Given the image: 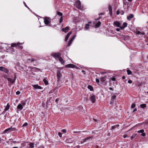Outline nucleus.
Returning <instances> with one entry per match:
<instances>
[{"mask_svg": "<svg viewBox=\"0 0 148 148\" xmlns=\"http://www.w3.org/2000/svg\"><path fill=\"white\" fill-rule=\"evenodd\" d=\"M61 53H52L51 56L57 60L61 57Z\"/></svg>", "mask_w": 148, "mask_h": 148, "instance_id": "obj_1", "label": "nucleus"}, {"mask_svg": "<svg viewBox=\"0 0 148 148\" xmlns=\"http://www.w3.org/2000/svg\"><path fill=\"white\" fill-rule=\"evenodd\" d=\"M4 77L6 78L8 80L9 82H10V83L11 84H12L15 83V81L16 78V75H15L14 76V78L13 80H12V79L11 78H10L7 77H5V76H4Z\"/></svg>", "mask_w": 148, "mask_h": 148, "instance_id": "obj_2", "label": "nucleus"}, {"mask_svg": "<svg viewBox=\"0 0 148 148\" xmlns=\"http://www.w3.org/2000/svg\"><path fill=\"white\" fill-rule=\"evenodd\" d=\"M22 43H12L11 44V47H18L19 48H20L21 49H23V47L22 46H19L18 45H22Z\"/></svg>", "mask_w": 148, "mask_h": 148, "instance_id": "obj_3", "label": "nucleus"}, {"mask_svg": "<svg viewBox=\"0 0 148 148\" xmlns=\"http://www.w3.org/2000/svg\"><path fill=\"white\" fill-rule=\"evenodd\" d=\"M57 81L59 82L62 76V74L61 73V71L60 70H58L57 71Z\"/></svg>", "mask_w": 148, "mask_h": 148, "instance_id": "obj_4", "label": "nucleus"}, {"mask_svg": "<svg viewBox=\"0 0 148 148\" xmlns=\"http://www.w3.org/2000/svg\"><path fill=\"white\" fill-rule=\"evenodd\" d=\"M90 100L92 103H94L96 101L95 96L94 95L91 94L90 95Z\"/></svg>", "mask_w": 148, "mask_h": 148, "instance_id": "obj_5", "label": "nucleus"}, {"mask_svg": "<svg viewBox=\"0 0 148 148\" xmlns=\"http://www.w3.org/2000/svg\"><path fill=\"white\" fill-rule=\"evenodd\" d=\"M66 68H75L77 67L75 65L72 64H67L65 66Z\"/></svg>", "mask_w": 148, "mask_h": 148, "instance_id": "obj_6", "label": "nucleus"}, {"mask_svg": "<svg viewBox=\"0 0 148 148\" xmlns=\"http://www.w3.org/2000/svg\"><path fill=\"white\" fill-rule=\"evenodd\" d=\"M75 5L77 8H79L81 7V3L80 1L77 0L75 3Z\"/></svg>", "mask_w": 148, "mask_h": 148, "instance_id": "obj_7", "label": "nucleus"}, {"mask_svg": "<svg viewBox=\"0 0 148 148\" xmlns=\"http://www.w3.org/2000/svg\"><path fill=\"white\" fill-rule=\"evenodd\" d=\"M32 86L34 87V89H41L42 88V87H41V86H39L38 84L32 85Z\"/></svg>", "mask_w": 148, "mask_h": 148, "instance_id": "obj_8", "label": "nucleus"}, {"mask_svg": "<svg viewBox=\"0 0 148 148\" xmlns=\"http://www.w3.org/2000/svg\"><path fill=\"white\" fill-rule=\"evenodd\" d=\"M75 37H76V35H74L71 38V39L69 40V42L68 43V46H69L71 45V44L73 41V40L75 39Z\"/></svg>", "mask_w": 148, "mask_h": 148, "instance_id": "obj_9", "label": "nucleus"}, {"mask_svg": "<svg viewBox=\"0 0 148 148\" xmlns=\"http://www.w3.org/2000/svg\"><path fill=\"white\" fill-rule=\"evenodd\" d=\"M49 18L47 17H45L44 18V23L46 25H48L49 22Z\"/></svg>", "mask_w": 148, "mask_h": 148, "instance_id": "obj_10", "label": "nucleus"}, {"mask_svg": "<svg viewBox=\"0 0 148 148\" xmlns=\"http://www.w3.org/2000/svg\"><path fill=\"white\" fill-rule=\"evenodd\" d=\"M127 24L126 23L124 22L122 26L120 27L121 29L123 30L127 26Z\"/></svg>", "mask_w": 148, "mask_h": 148, "instance_id": "obj_11", "label": "nucleus"}, {"mask_svg": "<svg viewBox=\"0 0 148 148\" xmlns=\"http://www.w3.org/2000/svg\"><path fill=\"white\" fill-rule=\"evenodd\" d=\"M70 27L69 26H67L65 28H63L62 29V31L63 32L66 33L68 32V30L69 29Z\"/></svg>", "mask_w": 148, "mask_h": 148, "instance_id": "obj_12", "label": "nucleus"}, {"mask_svg": "<svg viewBox=\"0 0 148 148\" xmlns=\"http://www.w3.org/2000/svg\"><path fill=\"white\" fill-rule=\"evenodd\" d=\"M72 33V32L71 31V32H69L68 33V34H67V35L66 36L65 38V41H66L67 40L69 37L70 36V35Z\"/></svg>", "mask_w": 148, "mask_h": 148, "instance_id": "obj_13", "label": "nucleus"}, {"mask_svg": "<svg viewBox=\"0 0 148 148\" xmlns=\"http://www.w3.org/2000/svg\"><path fill=\"white\" fill-rule=\"evenodd\" d=\"M114 24L117 27H119L121 25V23L118 21H114Z\"/></svg>", "mask_w": 148, "mask_h": 148, "instance_id": "obj_14", "label": "nucleus"}, {"mask_svg": "<svg viewBox=\"0 0 148 148\" xmlns=\"http://www.w3.org/2000/svg\"><path fill=\"white\" fill-rule=\"evenodd\" d=\"M134 17V15L133 14H130V15L127 17V19L129 21H130L131 19L133 18Z\"/></svg>", "mask_w": 148, "mask_h": 148, "instance_id": "obj_15", "label": "nucleus"}, {"mask_svg": "<svg viewBox=\"0 0 148 148\" xmlns=\"http://www.w3.org/2000/svg\"><path fill=\"white\" fill-rule=\"evenodd\" d=\"M23 107L21 103L19 104L17 107V109H19L20 110L23 109Z\"/></svg>", "mask_w": 148, "mask_h": 148, "instance_id": "obj_16", "label": "nucleus"}, {"mask_svg": "<svg viewBox=\"0 0 148 148\" xmlns=\"http://www.w3.org/2000/svg\"><path fill=\"white\" fill-rule=\"evenodd\" d=\"M111 100L112 101V102L111 103H112V102H114V101H116V96L115 95L112 96L111 97Z\"/></svg>", "mask_w": 148, "mask_h": 148, "instance_id": "obj_17", "label": "nucleus"}, {"mask_svg": "<svg viewBox=\"0 0 148 148\" xmlns=\"http://www.w3.org/2000/svg\"><path fill=\"white\" fill-rule=\"evenodd\" d=\"M100 80L102 82H104L106 81V76L104 77H101L100 78Z\"/></svg>", "mask_w": 148, "mask_h": 148, "instance_id": "obj_18", "label": "nucleus"}, {"mask_svg": "<svg viewBox=\"0 0 148 148\" xmlns=\"http://www.w3.org/2000/svg\"><path fill=\"white\" fill-rule=\"evenodd\" d=\"M58 59H59V61L60 62L61 64H63L65 62L63 60L61 56Z\"/></svg>", "mask_w": 148, "mask_h": 148, "instance_id": "obj_19", "label": "nucleus"}, {"mask_svg": "<svg viewBox=\"0 0 148 148\" xmlns=\"http://www.w3.org/2000/svg\"><path fill=\"white\" fill-rule=\"evenodd\" d=\"M2 71L8 74L9 72V70L8 69L4 67Z\"/></svg>", "mask_w": 148, "mask_h": 148, "instance_id": "obj_20", "label": "nucleus"}, {"mask_svg": "<svg viewBox=\"0 0 148 148\" xmlns=\"http://www.w3.org/2000/svg\"><path fill=\"white\" fill-rule=\"evenodd\" d=\"M34 143H30L29 144V148H34Z\"/></svg>", "mask_w": 148, "mask_h": 148, "instance_id": "obj_21", "label": "nucleus"}, {"mask_svg": "<svg viewBox=\"0 0 148 148\" xmlns=\"http://www.w3.org/2000/svg\"><path fill=\"white\" fill-rule=\"evenodd\" d=\"M46 79H47V78H46L44 79L43 80L45 85H47L48 84V81L46 80Z\"/></svg>", "mask_w": 148, "mask_h": 148, "instance_id": "obj_22", "label": "nucleus"}, {"mask_svg": "<svg viewBox=\"0 0 148 148\" xmlns=\"http://www.w3.org/2000/svg\"><path fill=\"white\" fill-rule=\"evenodd\" d=\"M88 88L91 91L93 90V87L91 85H88Z\"/></svg>", "mask_w": 148, "mask_h": 148, "instance_id": "obj_23", "label": "nucleus"}, {"mask_svg": "<svg viewBox=\"0 0 148 148\" xmlns=\"http://www.w3.org/2000/svg\"><path fill=\"white\" fill-rule=\"evenodd\" d=\"M27 61H29L31 62H34L36 61V60L34 58H29L27 60Z\"/></svg>", "mask_w": 148, "mask_h": 148, "instance_id": "obj_24", "label": "nucleus"}, {"mask_svg": "<svg viewBox=\"0 0 148 148\" xmlns=\"http://www.w3.org/2000/svg\"><path fill=\"white\" fill-rule=\"evenodd\" d=\"M119 126V125H114L112 126L111 128V129H114L118 127Z\"/></svg>", "mask_w": 148, "mask_h": 148, "instance_id": "obj_25", "label": "nucleus"}, {"mask_svg": "<svg viewBox=\"0 0 148 148\" xmlns=\"http://www.w3.org/2000/svg\"><path fill=\"white\" fill-rule=\"evenodd\" d=\"M10 105H9V103H8L6 106L5 108V110H8L10 108Z\"/></svg>", "mask_w": 148, "mask_h": 148, "instance_id": "obj_26", "label": "nucleus"}, {"mask_svg": "<svg viewBox=\"0 0 148 148\" xmlns=\"http://www.w3.org/2000/svg\"><path fill=\"white\" fill-rule=\"evenodd\" d=\"M140 106L141 108H143L146 107V105L145 104H140Z\"/></svg>", "mask_w": 148, "mask_h": 148, "instance_id": "obj_27", "label": "nucleus"}, {"mask_svg": "<svg viewBox=\"0 0 148 148\" xmlns=\"http://www.w3.org/2000/svg\"><path fill=\"white\" fill-rule=\"evenodd\" d=\"M101 24V22L100 21H98L97 23L95 24V26L97 27H98L100 26V25Z\"/></svg>", "mask_w": 148, "mask_h": 148, "instance_id": "obj_28", "label": "nucleus"}, {"mask_svg": "<svg viewBox=\"0 0 148 148\" xmlns=\"http://www.w3.org/2000/svg\"><path fill=\"white\" fill-rule=\"evenodd\" d=\"M91 138V137L90 136H89L88 137L86 138H85L83 140V142H86L88 140L90 139Z\"/></svg>", "mask_w": 148, "mask_h": 148, "instance_id": "obj_29", "label": "nucleus"}, {"mask_svg": "<svg viewBox=\"0 0 148 148\" xmlns=\"http://www.w3.org/2000/svg\"><path fill=\"white\" fill-rule=\"evenodd\" d=\"M89 25L88 24H86L85 28L86 29V30H87L89 28Z\"/></svg>", "mask_w": 148, "mask_h": 148, "instance_id": "obj_30", "label": "nucleus"}, {"mask_svg": "<svg viewBox=\"0 0 148 148\" xmlns=\"http://www.w3.org/2000/svg\"><path fill=\"white\" fill-rule=\"evenodd\" d=\"M57 14L58 15L60 16H62L63 14L61 12H60L57 11Z\"/></svg>", "mask_w": 148, "mask_h": 148, "instance_id": "obj_31", "label": "nucleus"}, {"mask_svg": "<svg viewBox=\"0 0 148 148\" xmlns=\"http://www.w3.org/2000/svg\"><path fill=\"white\" fill-rule=\"evenodd\" d=\"M127 72L128 75H131L132 74V72L129 69H127Z\"/></svg>", "mask_w": 148, "mask_h": 148, "instance_id": "obj_32", "label": "nucleus"}, {"mask_svg": "<svg viewBox=\"0 0 148 148\" xmlns=\"http://www.w3.org/2000/svg\"><path fill=\"white\" fill-rule=\"evenodd\" d=\"M137 134H133L131 137V140H132L134 138L136 135Z\"/></svg>", "mask_w": 148, "mask_h": 148, "instance_id": "obj_33", "label": "nucleus"}, {"mask_svg": "<svg viewBox=\"0 0 148 148\" xmlns=\"http://www.w3.org/2000/svg\"><path fill=\"white\" fill-rule=\"evenodd\" d=\"M11 128H12V127H10V128H8V129H6V130H5V131H4V132L5 133L7 132L8 131L11 130Z\"/></svg>", "mask_w": 148, "mask_h": 148, "instance_id": "obj_34", "label": "nucleus"}, {"mask_svg": "<svg viewBox=\"0 0 148 148\" xmlns=\"http://www.w3.org/2000/svg\"><path fill=\"white\" fill-rule=\"evenodd\" d=\"M108 10H109V12H111V11H112V7L110 5H109V6L108 7Z\"/></svg>", "mask_w": 148, "mask_h": 148, "instance_id": "obj_35", "label": "nucleus"}, {"mask_svg": "<svg viewBox=\"0 0 148 148\" xmlns=\"http://www.w3.org/2000/svg\"><path fill=\"white\" fill-rule=\"evenodd\" d=\"M56 90V88H54L51 90L49 92V94H51L53 92Z\"/></svg>", "mask_w": 148, "mask_h": 148, "instance_id": "obj_36", "label": "nucleus"}, {"mask_svg": "<svg viewBox=\"0 0 148 148\" xmlns=\"http://www.w3.org/2000/svg\"><path fill=\"white\" fill-rule=\"evenodd\" d=\"M21 104L22 105V106H25L26 104V103L24 101H22L21 102Z\"/></svg>", "mask_w": 148, "mask_h": 148, "instance_id": "obj_37", "label": "nucleus"}, {"mask_svg": "<svg viewBox=\"0 0 148 148\" xmlns=\"http://www.w3.org/2000/svg\"><path fill=\"white\" fill-rule=\"evenodd\" d=\"M63 20V17L62 16H61L59 20V23H60L62 22Z\"/></svg>", "mask_w": 148, "mask_h": 148, "instance_id": "obj_38", "label": "nucleus"}, {"mask_svg": "<svg viewBox=\"0 0 148 148\" xmlns=\"http://www.w3.org/2000/svg\"><path fill=\"white\" fill-rule=\"evenodd\" d=\"M144 132V130H138V133H143Z\"/></svg>", "mask_w": 148, "mask_h": 148, "instance_id": "obj_39", "label": "nucleus"}, {"mask_svg": "<svg viewBox=\"0 0 148 148\" xmlns=\"http://www.w3.org/2000/svg\"><path fill=\"white\" fill-rule=\"evenodd\" d=\"M136 106V105L134 103L132 104L131 106V108H134Z\"/></svg>", "mask_w": 148, "mask_h": 148, "instance_id": "obj_40", "label": "nucleus"}, {"mask_svg": "<svg viewBox=\"0 0 148 148\" xmlns=\"http://www.w3.org/2000/svg\"><path fill=\"white\" fill-rule=\"evenodd\" d=\"M4 68L3 66H0V71H2Z\"/></svg>", "mask_w": 148, "mask_h": 148, "instance_id": "obj_41", "label": "nucleus"}, {"mask_svg": "<svg viewBox=\"0 0 148 148\" xmlns=\"http://www.w3.org/2000/svg\"><path fill=\"white\" fill-rule=\"evenodd\" d=\"M62 132L64 133H65L66 132V129H63L62 130Z\"/></svg>", "mask_w": 148, "mask_h": 148, "instance_id": "obj_42", "label": "nucleus"}, {"mask_svg": "<svg viewBox=\"0 0 148 148\" xmlns=\"http://www.w3.org/2000/svg\"><path fill=\"white\" fill-rule=\"evenodd\" d=\"M96 81L97 83H99V79H98V78H96Z\"/></svg>", "mask_w": 148, "mask_h": 148, "instance_id": "obj_43", "label": "nucleus"}, {"mask_svg": "<svg viewBox=\"0 0 148 148\" xmlns=\"http://www.w3.org/2000/svg\"><path fill=\"white\" fill-rule=\"evenodd\" d=\"M140 33H141V32H140L139 31H138L136 32V34L137 35H139L140 34Z\"/></svg>", "mask_w": 148, "mask_h": 148, "instance_id": "obj_44", "label": "nucleus"}, {"mask_svg": "<svg viewBox=\"0 0 148 148\" xmlns=\"http://www.w3.org/2000/svg\"><path fill=\"white\" fill-rule=\"evenodd\" d=\"M58 135L60 137H61L62 136V133L59 132L58 133Z\"/></svg>", "mask_w": 148, "mask_h": 148, "instance_id": "obj_45", "label": "nucleus"}, {"mask_svg": "<svg viewBox=\"0 0 148 148\" xmlns=\"http://www.w3.org/2000/svg\"><path fill=\"white\" fill-rule=\"evenodd\" d=\"M111 79L113 81H115L116 80V78L114 77H112L111 78Z\"/></svg>", "mask_w": 148, "mask_h": 148, "instance_id": "obj_46", "label": "nucleus"}, {"mask_svg": "<svg viewBox=\"0 0 148 148\" xmlns=\"http://www.w3.org/2000/svg\"><path fill=\"white\" fill-rule=\"evenodd\" d=\"M28 125V124L27 123H25L24 124H23L22 126L23 127L24 126H26Z\"/></svg>", "mask_w": 148, "mask_h": 148, "instance_id": "obj_47", "label": "nucleus"}, {"mask_svg": "<svg viewBox=\"0 0 148 148\" xmlns=\"http://www.w3.org/2000/svg\"><path fill=\"white\" fill-rule=\"evenodd\" d=\"M6 111V110H5V109H4V111H3V112L0 115H1V114H3V115L5 113Z\"/></svg>", "mask_w": 148, "mask_h": 148, "instance_id": "obj_48", "label": "nucleus"}, {"mask_svg": "<svg viewBox=\"0 0 148 148\" xmlns=\"http://www.w3.org/2000/svg\"><path fill=\"white\" fill-rule=\"evenodd\" d=\"M132 81L131 80H129L128 81V83H129V84H131L132 83Z\"/></svg>", "mask_w": 148, "mask_h": 148, "instance_id": "obj_49", "label": "nucleus"}, {"mask_svg": "<svg viewBox=\"0 0 148 148\" xmlns=\"http://www.w3.org/2000/svg\"><path fill=\"white\" fill-rule=\"evenodd\" d=\"M71 78H73V73L72 72H71Z\"/></svg>", "mask_w": 148, "mask_h": 148, "instance_id": "obj_50", "label": "nucleus"}, {"mask_svg": "<svg viewBox=\"0 0 148 148\" xmlns=\"http://www.w3.org/2000/svg\"><path fill=\"white\" fill-rule=\"evenodd\" d=\"M20 93H21L20 92L18 91L16 92V94L17 95H18L20 94Z\"/></svg>", "mask_w": 148, "mask_h": 148, "instance_id": "obj_51", "label": "nucleus"}, {"mask_svg": "<svg viewBox=\"0 0 148 148\" xmlns=\"http://www.w3.org/2000/svg\"><path fill=\"white\" fill-rule=\"evenodd\" d=\"M124 11H123V10H121V15H123L124 14Z\"/></svg>", "mask_w": 148, "mask_h": 148, "instance_id": "obj_52", "label": "nucleus"}, {"mask_svg": "<svg viewBox=\"0 0 148 148\" xmlns=\"http://www.w3.org/2000/svg\"><path fill=\"white\" fill-rule=\"evenodd\" d=\"M116 14L117 15H119L120 14V11L119 10H117L116 11Z\"/></svg>", "mask_w": 148, "mask_h": 148, "instance_id": "obj_53", "label": "nucleus"}, {"mask_svg": "<svg viewBox=\"0 0 148 148\" xmlns=\"http://www.w3.org/2000/svg\"><path fill=\"white\" fill-rule=\"evenodd\" d=\"M11 131H12L15 130H16V128H12H12H11Z\"/></svg>", "mask_w": 148, "mask_h": 148, "instance_id": "obj_54", "label": "nucleus"}, {"mask_svg": "<svg viewBox=\"0 0 148 148\" xmlns=\"http://www.w3.org/2000/svg\"><path fill=\"white\" fill-rule=\"evenodd\" d=\"M145 133H142V134H141V136H145Z\"/></svg>", "mask_w": 148, "mask_h": 148, "instance_id": "obj_55", "label": "nucleus"}, {"mask_svg": "<svg viewBox=\"0 0 148 148\" xmlns=\"http://www.w3.org/2000/svg\"><path fill=\"white\" fill-rule=\"evenodd\" d=\"M127 136L126 134H124L123 136V137L124 138H126L127 137Z\"/></svg>", "mask_w": 148, "mask_h": 148, "instance_id": "obj_56", "label": "nucleus"}, {"mask_svg": "<svg viewBox=\"0 0 148 148\" xmlns=\"http://www.w3.org/2000/svg\"><path fill=\"white\" fill-rule=\"evenodd\" d=\"M99 14V15H103L104 14V13L103 12H101Z\"/></svg>", "mask_w": 148, "mask_h": 148, "instance_id": "obj_57", "label": "nucleus"}, {"mask_svg": "<svg viewBox=\"0 0 148 148\" xmlns=\"http://www.w3.org/2000/svg\"><path fill=\"white\" fill-rule=\"evenodd\" d=\"M101 16H99V18H98L97 19H96V20L97 21L101 19Z\"/></svg>", "mask_w": 148, "mask_h": 148, "instance_id": "obj_58", "label": "nucleus"}, {"mask_svg": "<svg viewBox=\"0 0 148 148\" xmlns=\"http://www.w3.org/2000/svg\"><path fill=\"white\" fill-rule=\"evenodd\" d=\"M109 14L110 16L112 15V11H111V12H109Z\"/></svg>", "mask_w": 148, "mask_h": 148, "instance_id": "obj_59", "label": "nucleus"}, {"mask_svg": "<svg viewBox=\"0 0 148 148\" xmlns=\"http://www.w3.org/2000/svg\"><path fill=\"white\" fill-rule=\"evenodd\" d=\"M12 47V48L11 49V51L13 52L14 51V49L13 48H12L13 47Z\"/></svg>", "mask_w": 148, "mask_h": 148, "instance_id": "obj_60", "label": "nucleus"}, {"mask_svg": "<svg viewBox=\"0 0 148 148\" xmlns=\"http://www.w3.org/2000/svg\"><path fill=\"white\" fill-rule=\"evenodd\" d=\"M109 89L111 90H112V91H113V89H112V88L111 87H110L109 88Z\"/></svg>", "mask_w": 148, "mask_h": 148, "instance_id": "obj_61", "label": "nucleus"}, {"mask_svg": "<svg viewBox=\"0 0 148 148\" xmlns=\"http://www.w3.org/2000/svg\"><path fill=\"white\" fill-rule=\"evenodd\" d=\"M137 110V109L136 108H135L134 109L133 111V112H135Z\"/></svg>", "mask_w": 148, "mask_h": 148, "instance_id": "obj_62", "label": "nucleus"}, {"mask_svg": "<svg viewBox=\"0 0 148 148\" xmlns=\"http://www.w3.org/2000/svg\"><path fill=\"white\" fill-rule=\"evenodd\" d=\"M59 99L58 98H57L56 99L55 102H57L58 101Z\"/></svg>", "mask_w": 148, "mask_h": 148, "instance_id": "obj_63", "label": "nucleus"}, {"mask_svg": "<svg viewBox=\"0 0 148 148\" xmlns=\"http://www.w3.org/2000/svg\"><path fill=\"white\" fill-rule=\"evenodd\" d=\"M125 76H123L122 77V79H125Z\"/></svg>", "mask_w": 148, "mask_h": 148, "instance_id": "obj_64", "label": "nucleus"}]
</instances>
